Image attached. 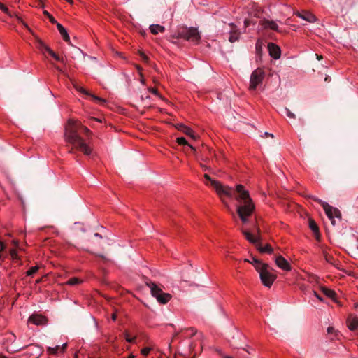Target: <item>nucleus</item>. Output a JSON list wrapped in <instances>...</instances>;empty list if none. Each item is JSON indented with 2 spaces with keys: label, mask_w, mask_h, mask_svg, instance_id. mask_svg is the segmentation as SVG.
I'll list each match as a JSON object with an SVG mask.
<instances>
[{
  "label": "nucleus",
  "mask_w": 358,
  "mask_h": 358,
  "mask_svg": "<svg viewBox=\"0 0 358 358\" xmlns=\"http://www.w3.org/2000/svg\"><path fill=\"white\" fill-rule=\"evenodd\" d=\"M204 178L210 182L211 186L220 196L225 195L230 198H236L239 203L237 206V213L241 221L246 223L248 217L250 216L255 210V205L248 191L245 190L242 185H238L236 189L228 186H223L220 182L211 179L208 174H205Z\"/></svg>",
  "instance_id": "nucleus-1"
},
{
  "label": "nucleus",
  "mask_w": 358,
  "mask_h": 358,
  "mask_svg": "<svg viewBox=\"0 0 358 358\" xmlns=\"http://www.w3.org/2000/svg\"><path fill=\"white\" fill-rule=\"evenodd\" d=\"M81 134H85L88 136L91 134V131L80 122L69 120L64 131L65 141L71 145L69 153L73 154L74 150H76L86 155H90L92 149L80 136Z\"/></svg>",
  "instance_id": "nucleus-2"
},
{
  "label": "nucleus",
  "mask_w": 358,
  "mask_h": 358,
  "mask_svg": "<svg viewBox=\"0 0 358 358\" xmlns=\"http://www.w3.org/2000/svg\"><path fill=\"white\" fill-rule=\"evenodd\" d=\"M252 264L259 273L262 284L267 287H271L277 278L276 275L272 273L274 271L273 268L268 264L262 263L257 259H253Z\"/></svg>",
  "instance_id": "nucleus-3"
},
{
  "label": "nucleus",
  "mask_w": 358,
  "mask_h": 358,
  "mask_svg": "<svg viewBox=\"0 0 358 358\" xmlns=\"http://www.w3.org/2000/svg\"><path fill=\"white\" fill-rule=\"evenodd\" d=\"M173 38H184L185 40L198 43L201 40L200 34L194 27H180L178 31L171 36Z\"/></svg>",
  "instance_id": "nucleus-4"
},
{
  "label": "nucleus",
  "mask_w": 358,
  "mask_h": 358,
  "mask_svg": "<svg viewBox=\"0 0 358 358\" xmlns=\"http://www.w3.org/2000/svg\"><path fill=\"white\" fill-rule=\"evenodd\" d=\"M146 286L150 289L151 294L162 304L167 303L171 299V295L162 291L158 285L150 280L145 282Z\"/></svg>",
  "instance_id": "nucleus-5"
},
{
  "label": "nucleus",
  "mask_w": 358,
  "mask_h": 358,
  "mask_svg": "<svg viewBox=\"0 0 358 358\" xmlns=\"http://www.w3.org/2000/svg\"><path fill=\"white\" fill-rule=\"evenodd\" d=\"M312 199L318 202L320 204L322 205L323 207L325 213L327 214V217L331 220V223L334 225L335 224V220H334V217L341 219V213L340 210L336 208L331 206L327 203L317 199L315 197H312Z\"/></svg>",
  "instance_id": "nucleus-6"
},
{
  "label": "nucleus",
  "mask_w": 358,
  "mask_h": 358,
  "mask_svg": "<svg viewBox=\"0 0 358 358\" xmlns=\"http://www.w3.org/2000/svg\"><path fill=\"white\" fill-rule=\"evenodd\" d=\"M241 232L249 242L255 245L257 249L260 252H266L269 254L273 252V248L270 244H266L265 246H262L260 243H258V238H255L250 232L244 229H242Z\"/></svg>",
  "instance_id": "nucleus-7"
},
{
  "label": "nucleus",
  "mask_w": 358,
  "mask_h": 358,
  "mask_svg": "<svg viewBox=\"0 0 358 358\" xmlns=\"http://www.w3.org/2000/svg\"><path fill=\"white\" fill-rule=\"evenodd\" d=\"M264 78V72L261 69H255L251 74L249 89L255 90L257 85L262 83Z\"/></svg>",
  "instance_id": "nucleus-8"
},
{
  "label": "nucleus",
  "mask_w": 358,
  "mask_h": 358,
  "mask_svg": "<svg viewBox=\"0 0 358 358\" xmlns=\"http://www.w3.org/2000/svg\"><path fill=\"white\" fill-rule=\"evenodd\" d=\"M37 48L42 52L46 51L55 60L64 63V59L55 53L48 46H47L41 40L37 39Z\"/></svg>",
  "instance_id": "nucleus-9"
},
{
  "label": "nucleus",
  "mask_w": 358,
  "mask_h": 358,
  "mask_svg": "<svg viewBox=\"0 0 358 358\" xmlns=\"http://www.w3.org/2000/svg\"><path fill=\"white\" fill-rule=\"evenodd\" d=\"M275 262L276 265L285 271H290L292 269L291 265L282 255L275 257Z\"/></svg>",
  "instance_id": "nucleus-10"
},
{
  "label": "nucleus",
  "mask_w": 358,
  "mask_h": 358,
  "mask_svg": "<svg viewBox=\"0 0 358 358\" xmlns=\"http://www.w3.org/2000/svg\"><path fill=\"white\" fill-rule=\"evenodd\" d=\"M268 49L271 57L275 59H278L280 57L281 50L278 45L273 43H269L268 45Z\"/></svg>",
  "instance_id": "nucleus-11"
},
{
  "label": "nucleus",
  "mask_w": 358,
  "mask_h": 358,
  "mask_svg": "<svg viewBox=\"0 0 358 358\" xmlns=\"http://www.w3.org/2000/svg\"><path fill=\"white\" fill-rule=\"evenodd\" d=\"M348 329L350 331H356L358 329V317L354 315H349L346 320Z\"/></svg>",
  "instance_id": "nucleus-12"
},
{
  "label": "nucleus",
  "mask_w": 358,
  "mask_h": 358,
  "mask_svg": "<svg viewBox=\"0 0 358 358\" xmlns=\"http://www.w3.org/2000/svg\"><path fill=\"white\" fill-rule=\"evenodd\" d=\"M28 321L36 325H41L45 324L47 322V320L42 315L33 314L29 317Z\"/></svg>",
  "instance_id": "nucleus-13"
},
{
  "label": "nucleus",
  "mask_w": 358,
  "mask_h": 358,
  "mask_svg": "<svg viewBox=\"0 0 358 358\" xmlns=\"http://www.w3.org/2000/svg\"><path fill=\"white\" fill-rule=\"evenodd\" d=\"M176 129L178 131L184 133L185 135L190 136L193 139L196 138V136L194 134V131L187 126L182 124H178L176 125Z\"/></svg>",
  "instance_id": "nucleus-14"
},
{
  "label": "nucleus",
  "mask_w": 358,
  "mask_h": 358,
  "mask_svg": "<svg viewBox=\"0 0 358 358\" xmlns=\"http://www.w3.org/2000/svg\"><path fill=\"white\" fill-rule=\"evenodd\" d=\"M74 87L80 92L84 94H86V95H88V96H90L94 101H97L99 102H100L101 103L103 104L106 103V100L100 98V97H98L95 95H93V94H91L90 92H88L86 90H85L83 87H80L76 84H74Z\"/></svg>",
  "instance_id": "nucleus-15"
},
{
  "label": "nucleus",
  "mask_w": 358,
  "mask_h": 358,
  "mask_svg": "<svg viewBox=\"0 0 358 358\" xmlns=\"http://www.w3.org/2000/svg\"><path fill=\"white\" fill-rule=\"evenodd\" d=\"M74 87L80 92L84 94H86V95H88V96H90L94 101H97L99 102H100L101 103L103 104L106 103V100L100 98V97H98L95 95H93V94H91L90 92H88L86 90H85L83 87H80L76 84H74Z\"/></svg>",
  "instance_id": "nucleus-16"
},
{
  "label": "nucleus",
  "mask_w": 358,
  "mask_h": 358,
  "mask_svg": "<svg viewBox=\"0 0 358 358\" xmlns=\"http://www.w3.org/2000/svg\"><path fill=\"white\" fill-rule=\"evenodd\" d=\"M229 25L231 27L230 36L229 41L231 43H234L238 40L240 33L238 32V30L236 29V27L234 24H229Z\"/></svg>",
  "instance_id": "nucleus-17"
},
{
  "label": "nucleus",
  "mask_w": 358,
  "mask_h": 358,
  "mask_svg": "<svg viewBox=\"0 0 358 358\" xmlns=\"http://www.w3.org/2000/svg\"><path fill=\"white\" fill-rule=\"evenodd\" d=\"M176 142L179 145H188L189 147L190 150L193 152V154L195 155V157L196 158H200L196 148L194 147H193L192 145H189L187 141L184 137L177 138Z\"/></svg>",
  "instance_id": "nucleus-18"
},
{
  "label": "nucleus",
  "mask_w": 358,
  "mask_h": 358,
  "mask_svg": "<svg viewBox=\"0 0 358 358\" xmlns=\"http://www.w3.org/2000/svg\"><path fill=\"white\" fill-rule=\"evenodd\" d=\"M297 16L309 22H313L316 20L315 16L309 12L298 13Z\"/></svg>",
  "instance_id": "nucleus-19"
},
{
  "label": "nucleus",
  "mask_w": 358,
  "mask_h": 358,
  "mask_svg": "<svg viewBox=\"0 0 358 358\" xmlns=\"http://www.w3.org/2000/svg\"><path fill=\"white\" fill-rule=\"evenodd\" d=\"M57 27L58 29V31H59L60 34L62 35L63 39L69 43V44H71V42H70V37L67 33V31L66 30V29L60 24V23H57Z\"/></svg>",
  "instance_id": "nucleus-20"
},
{
  "label": "nucleus",
  "mask_w": 358,
  "mask_h": 358,
  "mask_svg": "<svg viewBox=\"0 0 358 358\" xmlns=\"http://www.w3.org/2000/svg\"><path fill=\"white\" fill-rule=\"evenodd\" d=\"M262 25L265 29H271L274 31H278V26L274 21L264 20L262 22Z\"/></svg>",
  "instance_id": "nucleus-21"
},
{
  "label": "nucleus",
  "mask_w": 358,
  "mask_h": 358,
  "mask_svg": "<svg viewBox=\"0 0 358 358\" xmlns=\"http://www.w3.org/2000/svg\"><path fill=\"white\" fill-rule=\"evenodd\" d=\"M308 222H309V227H310V229L315 234L316 238H318L319 236H320V234H319V228H318L317 224L312 219H310Z\"/></svg>",
  "instance_id": "nucleus-22"
},
{
  "label": "nucleus",
  "mask_w": 358,
  "mask_h": 358,
  "mask_svg": "<svg viewBox=\"0 0 358 358\" xmlns=\"http://www.w3.org/2000/svg\"><path fill=\"white\" fill-rule=\"evenodd\" d=\"M150 30L152 34H157L159 32H164L165 28L159 24H152L150 26Z\"/></svg>",
  "instance_id": "nucleus-23"
},
{
  "label": "nucleus",
  "mask_w": 358,
  "mask_h": 358,
  "mask_svg": "<svg viewBox=\"0 0 358 358\" xmlns=\"http://www.w3.org/2000/svg\"><path fill=\"white\" fill-rule=\"evenodd\" d=\"M322 292L326 296H329V298L334 299L336 296V293L334 291L329 289L326 287L322 288Z\"/></svg>",
  "instance_id": "nucleus-24"
},
{
  "label": "nucleus",
  "mask_w": 358,
  "mask_h": 358,
  "mask_svg": "<svg viewBox=\"0 0 358 358\" xmlns=\"http://www.w3.org/2000/svg\"><path fill=\"white\" fill-rule=\"evenodd\" d=\"M81 282L82 280L78 278H72L66 282V284L69 285H76L80 283Z\"/></svg>",
  "instance_id": "nucleus-25"
},
{
  "label": "nucleus",
  "mask_w": 358,
  "mask_h": 358,
  "mask_svg": "<svg viewBox=\"0 0 358 358\" xmlns=\"http://www.w3.org/2000/svg\"><path fill=\"white\" fill-rule=\"evenodd\" d=\"M59 350H60V346L59 345H57L55 348L48 347L47 348L48 352L49 354H52V355H56L59 352Z\"/></svg>",
  "instance_id": "nucleus-26"
},
{
  "label": "nucleus",
  "mask_w": 358,
  "mask_h": 358,
  "mask_svg": "<svg viewBox=\"0 0 358 358\" xmlns=\"http://www.w3.org/2000/svg\"><path fill=\"white\" fill-rule=\"evenodd\" d=\"M324 257L325 260L328 263H329L331 264H335L336 260H335V259L332 256L329 255L327 252H324Z\"/></svg>",
  "instance_id": "nucleus-27"
},
{
  "label": "nucleus",
  "mask_w": 358,
  "mask_h": 358,
  "mask_svg": "<svg viewBox=\"0 0 358 358\" xmlns=\"http://www.w3.org/2000/svg\"><path fill=\"white\" fill-rule=\"evenodd\" d=\"M0 9L6 14H7L10 17H13V14L10 12L8 8L4 6L2 3L0 2Z\"/></svg>",
  "instance_id": "nucleus-28"
},
{
  "label": "nucleus",
  "mask_w": 358,
  "mask_h": 358,
  "mask_svg": "<svg viewBox=\"0 0 358 358\" xmlns=\"http://www.w3.org/2000/svg\"><path fill=\"white\" fill-rule=\"evenodd\" d=\"M43 14L47 17H48V19L50 20V22L52 23V24H57V23H58L55 19L53 17V16L52 15H50L47 10H43Z\"/></svg>",
  "instance_id": "nucleus-29"
},
{
  "label": "nucleus",
  "mask_w": 358,
  "mask_h": 358,
  "mask_svg": "<svg viewBox=\"0 0 358 358\" xmlns=\"http://www.w3.org/2000/svg\"><path fill=\"white\" fill-rule=\"evenodd\" d=\"M38 270V266H33L31 268H30L27 272H26V274L27 275H34V273H36L37 272V271Z\"/></svg>",
  "instance_id": "nucleus-30"
},
{
  "label": "nucleus",
  "mask_w": 358,
  "mask_h": 358,
  "mask_svg": "<svg viewBox=\"0 0 358 358\" xmlns=\"http://www.w3.org/2000/svg\"><path fill=\"white\" fill-rule=\"evenodd\" d=\"M13 14V16H15L17 21L20 23H22L29 31H31L30 28L29 27V26L22 20V18L20 17H19L18 15H15V13H12Z\"/></svg>",
  "instance_id": "nucleus-31"
},
{
  "label": "nucleus",
  "mask_w": 358,
  "mask_h": 358,
  "mask_svg": "<svg viewBox=\"0 0 358 358\" xmlns=\"http://www.w3.org/2000/svg\"><path fill=\"white\" fill-rule=\"evenodd\" d=\"M9 254H10V255L11 256V258H12L13 259H15V260L18 259V255H17V252H16V250H15V249H11V250H10V251H9Z\"/></svg>",
  "instance_id": "nucleus-32"
},
{
  "label": "nucleus",
  "mask_w": 358,
  "mask_h": 358,
  "mask_svg": "<svg viewBox=\"0 0 358 358\" xmlns=\"http://www.w3.org/2000/svg\"><path fill=\"white\" fill-rule=\"evenodd\" d=\"M285 110L286 112V115L289 117V118H292V119H295L296 118V115L294 113H293L292 112L290 111L289 109H288L287 108H285Z\"/></svg>",
  "instance_id": "nucleus-33"
},
{
  "label": "nucleus",
  "mask_w": 358,
  "mask_h": 358,
  "mask_svg": "<svg viewBox=\"0 0 358 358\" xmlns=\"http://www.w3.org/2000/svg\"><path fill=\"white\" fill-rule=\"evenodd\" d=\"M125 339L129 343H134L135 341L136 337H130L128 333H125Z\"/></svg>",
  "instance_id": "nucleus-34"
},
{
  "label": "nucleus",
  "mask_w": 358,
  "mask_h": 358,
  "mask_svg": "<svg viewBox=\"0 0 358 358\" xmlns=\"http://www.w3.org/2000/svg\"><path fill=\"white\" fill-rule=\"evenodd\" d=\"M150 350H151L150 348H148V347L144 348L141 350V354L144 356H147L149 354V352H150Z\"/></svg>",
  "instance_id": "nucleus-35"
},
{
  "label": "nucleus",
  "mask_w": 358,
  "mask_h": 358,
  "mask_svg": "<svg viewBox=\"0 0 358 358\" xmlns=\"http://www.w3.org/2000/svg\"><path fill=\"white\" fill-rule=\"evenodd\" d=\"M4 249H5L4 244L1 241H0V259L4 258V256L2 253Z\"/></svg>",
  "instance_id": "nucleus-36"
},
{
  "label": "nucleus",
  "mask_w": 358,
  "mask_h": 358,
  "mask_svg": "<svg viewBox=\"0 0 358 358\" xmlns=\"http://www.w3.org/2000/svg\"><path fill=\"white\" fill-rule=\"evenodd\" d=\"M140 56L142 59V60L144 62H148L149 61V58L143 52H140Z\"/></svg>",
  "instance_id": "nucleus-37"
},
{
  "label": "nucleus",
  "mask_w": 358,
  "mask_h": 358,
  "mask_svg": "<svg viewBox=\"0 0 358 358\" xmlns=\"http://www.w3.org/2000/svg\"><path fill=\"white\" fill-rule=\"evenodd\" d=\"M187 331H192V336H194L196 332V330L193 327L181 329V331H184V332Z\"/></svg>",
  "instance_id": "nucleus-38"
},
{
  "label": "nucleus",
  "mask_w": 358,
  "mask_h": 358,
  "mask_svg": "<svg viewBox=\"0 0 358 358\" xmlns=\"http://www.w3.org/2000/svg\"><path fill=\"white\" fill-rule=\"evenodd\" d=\"M148 91H149L150 92H151L152 94H155V95H157V96H159V93H158V91H157L156 89H155V88H152V87H150V88H148Z\"/></svg>",
  "instance_id": "nucleus-39"
},
{
  "label": "nucleus",
  "mask_w": 358,
  "mask_h": 358,
  "mask_svg": "<svg viewBox=\"0 0 358 358\" xmlns=\"http://www.w3.org/2000/svg\"><path fill=\"white\" fill-rule=\"evenodd\" d=\"M95 255L96 257H99L101 258L104 262L109 261V259H108L106 257H105L104 255H103L101 254H95Z\"/></svg>",
  "instance_id": "nucleus-40"
},
{
  "label": "nucleus",
  "mask_w": 358,
  "mask_h": 358,
  "mask_svg": "<svg viewBox=\"0 0 358 358\" xmlns=\"http://www.w3.org/2000/svg\"><path fill=\"white\" fill-rule=\"evenodd\" d=\"M334 331V327H329L327 328V333H328V334H332Z\"/></svg>",
  "instance_id": "nucleus-41"
},
{
  "label": "nucleus",
  "mask_w": 358,
  "mask_h": 358,
  "mask_svg": "<svg viewBox=\"0 0 358 358\" xmlns=\"http://www.w3.org/2000/svg\"><path fill=\"white\" fill-rule=\"evenodd\" d=\"M66 348H67V343H66L63 344L62 346H60V350L62 352H64L66 349Z\"/></svg>",
  "instance_id": "nucleus-42"
},
{
  "label": "nucleus",
  "mask_w": 358,
  "mask_h": 358,
  "mask_svg": "<svg viewBox=\"0 0 358 358\" xmlns=\"http://www.w3.org/2000/svg\"><path fill=\"white\" fill-rule=\"evenodd\" d=\"M37 6L41 7V8H43L44 7V4H43V3L42 2L41 0H38V5H37Z\"/></svg>",
  "instance_id": "nucleus-43"
},
{
  "label": "nucleus",
  "mask_w": 358,
  "mask_h": 358,
  "mask_svg": "<svg viewBox=\"0 0 358 358\" xmlns=\"http://www.w3.org/2000/svg\"><path fill=\"white\" fill-rule=\"evenodd\" d=\"M314 295L320 301H322V298L316 292H314Z\"/></svg>",
  "instance_id": "nucleus-44"
},
{
  "label": "nucleus",
  "mask_w": 358,
  "mask_h": 358,
  "mask_svg": "<svg viewBox=\"0 0 358 358\" xmlns=\"http://www.w3.org/2000/svg\"><path fill=\"white\" fill-rule=\"evenodd\" d=\"M12 243H13V244L15 247L18 248V246H19V242H18L17 241H16V240H13Z\"/></svg>",
  "instance_id": "nucleus-45"
},
{
  "label": "nucleus",
  "mask_w": 358,
  "mask_h": 358,
  "mask_svg": "<svg viewBox=\"0 0 358 358\" xmlns=\"http://www.w3.org/2000/svg\"><path fill=\"white\" fill-rule=\"evenodd\" d=\"M264 136L265 137L271 136V137L273 138V135L272 134H270V133H268V132H265L264 133Z\"/></svg>",
  "instance_id": "nucleus-46"
},
{
  "label": "nucleus",
  "mask_w": 358,
  "mask_h": 358,
  "mask_svg": "<svg viewBox=\"0 0 358 358\" xmlns=\"http://www.w3.org/2000/svg\"><path fill=\"white\" fill-rule=\"evenodd\" d=\"M111 318L113 320H115L117 319V314L115 313L112 314Z\"/></svg>",
  "instance_id": "nucleus-47"
},
{
  "label": "nucleus",
  "mask_w": 358,
  "mask_h": 358,
  "mask_svg": "<svg viewBox=\"0 0 358 358\" xmlns=\"http://www.w3.org/2000/svg\"><path fill=\"white\" fill-rule=\"evenodd\" d=\"M244 24L245 27H248L250 24V21L248 20H245Z\"/></svg>",
  "instance_id": "nucleus-48"
},
{
  "label": "nucleus",
  "mask_w": 358,
  "mask_h": 358,
  "mask_svg": "<svg viewBox=\"0 0 358 358\" xmlns=\"http://www.w3.org/2000/svg\"><path fill=\"white\" fill-rule=\"evenodd\" d=\"M253 259H256V258L253 257L252 260H249L248 259H245L244 261L246 262H249V263L252 264V262H253Z\"/></svg>",
  "instance_id": "nucleus-49"
},
{
  "label": "nucleus",
  "mask_w": 358,
  "mask_h": 358,
  "mask_svg": "<svg viewBox=\"0 0 358 358\" xmlns=\"http://www.w3.org/2000/svg\"><path fill=\"white\" fill-rule=\"evenodd\" d=\"M316 57H317V59L318 60H320V59H322V55H317H317H316Z\"/></svg>",
  "instance_id": "nucleus-50"
},
{
  "label": "nucleus",
  "mask_w": 358,
  "mask_h": 358,
  "mask_svg": "<svg viewBox=\"0 0 358 358\" xmlns=\"http://www.w3.org/2000/svg\"><path fill=\"white\" fill-rule=\"evenodd\" d=\"M94 236H95V237H99V238H102L101 235H100V234H98V233H95V234H94Z\"/></svg>",
  "instance_id": "nucleus-51"
},
{
  "label": "nucleus",
  "mask_w": 358,
  "mask_h": 358,
  "mask_svg": "<svg viewBox=\"0 0 358 358\" xmlns=\"http://www.w3.org/2000/svg\"><path fill=\"white\" fill-rule=\"evenodd\" d=\"M55 68H56V69H57V71H60V72H62V69H60L59 66H55Z\"/></svg>",
  "instance_id": "nucleus-52"
},
{
  "label": "nucleus",
  "mask_w": 358,
  "mask_h": 358,
  "mask_svg": "<svg viewBox=\"0 0 358 358\" xmlns=\"http://www.w3.org/2000/svg\"><path fill=\"white\" fill-rule=\"evenodd\" d=\"M128 358H135V356L132 354H131Z\"/></svg>",
  "instance_id": "nucleus-53"
},
{
  "label": "nucleus",
  "mask_w": 358,
  "mask_h": 358,
  "mask_svg": "<svg viewBox=\"0 0 358 358\" xmlns=\"http://www.w3.org/2000/svg\"><path fill=\"white\" fill-rule=\"evenodd\" d=\"M329 76H327V77L325 78V81H328V80H329Z\"/></svg>",
  "instance_id": "nucleus-54"
},
{
  "label": "nucleus",
  "mask_w": 358,
  "mask_h": 358,
  "mask_svg": "<svg viewBox=\"0 0 358 358\" xmlns=\"http://www.w3.org/2000/svg\"><path fill=\"white\" fill-rule=\"evenodd\" d=\"M41 282V279H38V280H36V283H39Z\"/></svg>",
  "instance_id": "nucleus-55"
},
{
  "label": "nucleus",
  "mask_w": 358,
  "mask_h": 358,
  "mask_svg": "<svg viewBox=\"0 0 358 358\" xmlns=\"http://www.w3.org/2000/svg\"><path fill=\"white\" fill-rule=\"evenodd\" d=\"M0 358H7V357L6 356H4V355H0Z\"/></svg>",
  "instance_id": "nucleus-56"
},
{
  "label": "nucleus",
  "mask_w": 358,
  "mask_h": 358,
  "mask_svg": "<svg viewBox=\"0 0 358 358\" xmlns=\"http://www.w3.org/2000/svg\"><path fill=\"white\" fill-rule=\"evenodd\" d=\"M179 334V332H176L174 335V337L177 336Z\"/></svg>",
  "instance_id": "nucleus-57"
},
{
  "label": "nucleus",
  "mask_w": 358,
  "mask_h": 358,
  "mask_svg": "<svg viewBox=\"0 0 358 358\" xmlns=\"http://www.w3.org/2000/svg\"><path fill=\"white\" fill-rule=\"evenodd\" d=\"M70 3H73V1L72 0H67Z\"/></svg>",
  "instance_id": "nucleus-58"
},
{
  "label": "nucleus",
  "mask_w": 358,
  "mask_h": 358,
  "mask_svg": "<svg viewBox=\"0 0 358 358\" xmlns=\"http://www.w3.org/2000/svg\"><path fill=\"white\" fill-rule=\"evenodd\" d=\"M224 358H232V357H229V356H225Z\"/></svg>",
  "instance_id": "nucleus-59"
},
{
  "label": "nucleus",
  "mask_w": 358,
  "mask_h": 358,
  "mask_svg": "<svg viewBox=\"0 0 358 358\" xmlns=\"http://www.w3.org/2000/svg\"><path fill=\"white\" fill-rule=\"evenodd\" d=\"M260 49H261V48H258V47L257 46V51L260 50Z\"/></svg>",
  "instance_id": "nucleus-60"
},
{
  "label": "nucleus",
  "mask_w": 358,
  "mask_h": 358,
  "mask_svg": "<svg viewBox=\"0 0 358 358\" xmlns=\"http://www.w3.org/2000/svg\"><path fill=\"white\" fill-rule=\"evenodd\" d=\"M257 232H258V233H259V231H260V230H259V228H257Z\"/></svg>",
  "instance_id": "nucleus-61"
},
{
  "label": "nucleus",
  "mask_w": 358,
  "mask_h": 358,
  "mask_svg": "<svg viewBox=\"0 0 358 358\" xmlns=\"http://www.w3.org/2000/svg\"><path fill=\"white\" fill-rule=\"evenodd\" d=\"M141 83L144 84V83H145V80H141Z\"/></svg>",
  "instance_id": "nucleus-62"
},
{
  "label": "nucleus",
  "mask_w": 358,
  "mask_h": 358,
  "mask_svg": "<svg viewBox=\"0 0 358 358\" xmlns=\"http://www.w3.org/2000/svg\"><path fill=\"white\" fill-rule=\"evenodd\" d=\"M357 249H358V245H357Z\"/></svg>",
  "instance_id": "nucleus-63"
}]
</instances>
